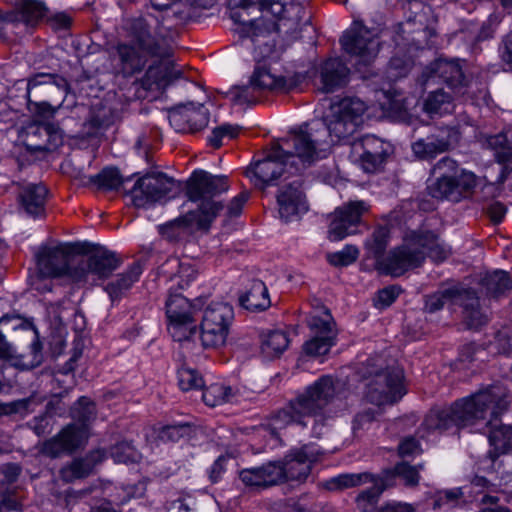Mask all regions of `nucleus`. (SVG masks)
Wrapping results in <instances>:
<instances>
[{"instance_id": "obj_13", "label": "nucleus", "mask_w": 512, "mask_h": 512, "mask_svg": "<svg viewBox=\"0 0 512 512\" xmlns=\"http://www.w3.org/2000/svg\"><path fill=\"white\" fill-rule=\"evenodd\" d=\"M344 51L355 58L356 69L361 72L375 60L379 52L377 33L355 21L340 39Z\"/></svg>"}, {"instance_id": "obj_1", "label": "nucleus", "mask_w": 512, "mask_h": 512, "mask_svg": "<svg viewBox=\"0 0 512 512\" xmlns=\"http://www.w3.org/2000/svg\"><path fill=\"white\" fill-rule=\"evenodd\" d=\"M509 405L508 389L500 383H494L470 396L456 400L448 407L430 410L423 421V426L429 431L440 432L453 426L474 431L479 430L478 427H490V450L485 458L494 465L501 455H507L512 451V426L496 424Z\"/></svg>"}, {"instance_id": "obj_55", "label": "nucleus", "mask_w": 512, "mask_h": 512, "mask_svg": "<svg viewBox=\"0 0 512 512\" xmlns=\"http://www.w3.org/2000/svg\"><path fill=\"white\" fill-rule=\"evenodd\" d=\"M178 384L181 390L189 391L204 387V380L197 370L181 367L177 372Z\"/></svg>"}, {"instance_id": "obj_34", "label": "nucleus", "mask_w": 512, "mask_h": 512, "mask_svg": "<svg viewBox=\"0 0 512 512\" xmlns=\"http://www.w3.org/2000/svg\"><path fill=\"white\" fill-rule=\"evenodd\" d=\"M350 70L339 58H329L320 67L321 90L334 92L348 82Z\"/></svg>"}, {"instance_id": "obj_30", "label": "nucleus", "mask_w": 512, "mask_h": 512, "mask_svg": "<svg viewBox=\"0 0 512 512\" xmlns=\"http://www.w3.org/2000/svg\"><path fill=\"white\" fill-rule=\"evenodd\" d=\"M281 470L275 461L239 471V479L250 488L266 489L280 484Z\"/></svg>"}, {"instance_id": "obj_3", "label": "nucleus", "mask_w": 512, "mask_h": 512, "mask_svg": "<svg viewBox=\"0 0 512 512\" xmlns=\"http://www.w3.org/2000/svg\"><path fill=\"white\" fill-rule=\"evenodd\" d=\"M126 30L131 42L116 46L117 65L124 76L140 73L153 56L169 54V38L157 18H133L127 22Z\"/></svg>"}, {"instance_id": "obj_7", "label": "nucleus", "mask_w": 512, "mask_h": 512, "mask_svg": "<svg viewBox=\"0 0 512 512\" xmlns=\"http://www.w3.org/2000/svg\"><path fill=\"white\" fill-rule=\"evenodd\" d=\"M451 255V248L433 231L419 230L409 233L397 249L390 262V271L404 274L409 269L422 265L426 257L434 262H443Z\"/></svg>"}, {"instance_id": "obj_11", "label": "nucleus", "mask_w": 512, "mask_h": 512, "mask_svg": "<svg viewBox=\"0 0 512 512\" xmlns=\"http://www.w3.org/2000/svg\"><path fill=\"white\" fill-rule=\"evenodd\" d=\"M181 191V184L163 172L146 173L127 192L133 205L146 208L162 200L174 198Z\"/></svg>"}, {"instance_id": "obj_14", "label": "nucleus", "mask_w": 512, "mask_h": 512, "mask_svg": "<svg viewBox=\"0 0 512 512\" xmlns=\"http://www.w3.org/2000/svg\"><path fill=\"white\" fill-rule=\"evenodd\" d=\"M290 85L284 76H278L266 66L257 65L246 85L231 89L232 100L237 104L254 105L260 101L261 95L270 91H288Z\"/></svg>"}, {"instance_id": "obj_49", "label": "nucleus", "mask_w": 512, "mask_h": 512, "mask_svg": "<svg viewBox=\"0 0 512 512\" xmlns=\"http://www.w3.org/2000/svg\"><path fill=\"white\" fill-rule=\"evenodd\" d=\"M70 413L78 427H85L88 430V424L95 418V405L89 398L82 396L73 405Z\"/></svg>"}, {"instance_id": "obj_39", "label": "nucleus", "mask_w": 512, "mask_h": 512, "mask_svg": "<svg viewBox=\"0 0 512 512\" xmlns=\"http://www.w3.org/2000/svg\"><path fill=\"white\" fill-rule=\"evenodd\" d=\"M379 477L387 488L396 485L397 480L411 487L416 486L419 482L418 470L406 462L398 463L394 468L384 470Z\"/></svg>"}, {"instance_id": "obj_25", "label": "nucleus", "mask_w": 512, "mask_h": 512, "mask_svg": "<svg viewBox=\"0 0 512 512\" xmlns=\"http://www.w3.org/2000/svg\"><path fill=\"white\" fill-rule=\"evenodd\" d=\"M475 186V175L473 173H462L456 178L434 179L427 189L433 198L459 202L467 198Z\"/></svg>"}, {"instance_id": "obj_63", "label": "nucleus", "mask_w": 512, "mask_h": 512, "mask_svg": "<svg viewBox=\"0 0 512 512\" xmlns=\"http://www.w3.org/2000/svg\"><path fill=\"white\" fill-rule=\"evenodd\" d=\"M464 493L461 488H454L445 490L439 493L438 498L435 500V507H454L457 502L463 497Z\"/></svg>"}, {"instance_id": "obj_15", "label": "nucleus", "mask_w": 512, "mask_h": 512, "mask_svg": "<svg viewBox=\"0 0 512 512\" xmlns=\"http://www.w3.org/2000/svg\"><path fill=\"white\" fill-rule=\"evenodd\" d=\"M234 318L233 307L224 302L209 304L202 316L199 339L204 348H218L226 342Z\"/></svg>"}, {"instance_id": "obj_23", "label": "nucleus", "mask_w": 512, "mask_h": 512, "mask_svg": "<svg viewBox=\"0 0 512 512\" xmlns=\"http://www.w3.org/2000/svg\"><path fill=\"white\" fill-rule=\"evenodd\" d=\"M277 204L279 216L285 222L297 220L308 211L301 177H297L279 188Z\"/></svg>"}, {"instance_id": "obj_29", "label": "nucleus", "mask_w": 512, "mask_h": 512, "mask_svg": "<svg viewBox=\"0 0 512 512\" xmlns=\"http://www.w3.org/2000/svg\"><path fill=\"white\" fill-rule=\"evenodd\" d=\"M48 12L45 3L40 0H15V10L5 16L6 25L25 28L35 27Z\"/></svg>"}, {"instance_id": "obj_32", "label": "nucleus", "mask_w": 512, "mask_h": 512, "mask_svg": "<svg viewBox=\"0 0 512 512\" xmlns=\"http://www.w3.org/2000/svg\"><path fill=\"white\" fill-rule=\"evenodd\" d=\"M142 272L141 264L134 262L124 272L117 274L103 286L113 304L126 296L132 286L139 280Z\"/></svg>"}, {"instance_id": "obj_26", "label": "nucleus", "mask_w": 512, "mask_h": 512, "mask_svg": "<svg viewBox=\"0 0 512 512\" xmlns=\"http://www.w3.org/2000/svg\"><path fill=\"white\" fill-rule=\"evenodd\" d=\"M68 89L69 85L64 77L53 73H38L28 79L27 99H61L67 95Z\"/></svg>"}, {"instance_id": "obj_57", "label": "nucleus", "mask_w": 512, "mask_h": 512, "mask_svg": "<svg viewBox=\"0 0 512 512\" xmlns=\"http://www.w3.org/2000/svg\"><path fill=\"white\" fill-rule=\"evenodd\" d=\"M359 250L354 245H346L342 250L327 254V261L335 267L352 264L358 258Z\"/></svg>"}, {"instance_id": "obj_64", "label": "nucleus", "mask_w": 512, "mask_h": 512, "mask_svg": "<svg viewBox=\"0 0 512 512\" xmlns=\"http://www.w3.org/2000/svg\"><path fill=\"white\" fill-rule=\"evenodd\" d=\"M496 463L493 465L491 463V468L495 470L496 474L499 475V486L506 485L511 481L512 476V458L506 457L502 459L499 463H497V468H495Z\"/></svg>"}, {"instance_id": "obj_62", "label": "nucleus", "mask_w": 512, "mask_h": 512, "mask_svg": "<svg viewBox=\"0 0 512 512\" xmlns=\"http://www.w3.org/2000/svg\"><path fill=\"white\" fill-rule=\"evenodd\" d=\"M400 291V288L397 286H389L379 290L374 299L375 307L379 309L389 307L399 296Z\"/></svg>"}, {"instance_id": "obj_61", "label": "nucleus", "mask_w": 512, "mask_h": 512, "mask_svg": "<svg viewBox=\"0 0 512 512\" xmlns=\"http://www.w3.org/2000/svg\"><path fill=\"white\" fill-rule=\"evenodd\" d=\"M34 131V133H38L46 139L45 141L51 146V150L62 144L63 132L54 124L48 123L46 127H36Z\"/></svg>"}, {"instance_id": "obj_43", "label": "nucleus", "mask_w": 512, "mask_h": 512, "mask_svg": "<svg viewBox=\"0 0 512 512\" xmlns=\"http://www.w3.org/2000/svg\"><path fill=\"white\" fill-rule=\"evenodd\" d=\"M485 145L494 152V157L498 163L512 164V145L505 133L488 136Z\"/></svg>"}, {"instance_id": "obj_24", "label": "nucleus", "mask_w": 512, "mask_h": 512, "mask_svg": "<svg viewBox=\"0 0 512 512\" xmlns=\"http://www.w3.org/2000/svg\"><path fill=\"white\" fill-rule=\"evenodd\" d=\"M210 112L203 104L192 102L178 105L168 112L170 125L177 132L195 133L207 127Z\"/></svg>"}, {"instance_id": "obj_51", "label": "nucleus", "mask_w": 512, "mask_h": 512, "mask_svg": "<svg viewBox=\"0 0 512 512\" xmlns=\"http://www.w3.org/2000/svg\"><path fill=\"white\" fill-rule=\"evenodd\" d=\"M462 173L469 172L461 169L454 159L447 156L437 161L432 168L434 179L456 178Z\"/></svg>"}, {"instance_id": "obj_21", "label": "nucleus", "mask_w": 512, "mask_h": 512, "mask_svg": "<svg viewBox=\"0 0 512 512\" xmlns=\"http://www.w3.org/2000/svg\"><path fill=\"white\" fill-rule=\"evenodd\" d=\"M369 204L363 200L349 201L338 207L329 225L328 237L331 241H340L355 233L363 214L369 211Z\"/></svg>"}, {"instance_id": "obj_48", "label": "nucleus", "mask_w": 512, "mask_h": 512, "mask_svg": "<svg viewBox=\"0 0 512 512\" xmlns=\"http://www.w3.org/2000/svg\"><path fill=\"white\" fill-rule=\"evenodd\" d=\"M195 434V427L190 423L166 425L159 429L157 438L163 443L177 442L182 438H190Z\"/></svg>"}, {"instance_id": "obj_52", "label": "nucleus", "mask_w": 512, "mask_h": 512, "mask_svg": "<svg viewBox=\"0 0 512 512\" xmlns=\"http://www.w3.org/2000/svg\"><path fill=\"white\" fill-rule=\"evenodd\" d=\"M203 401L208 406H216L222 403L232 402L234 393L231 387L212 385L203 392Z\"/></svg>"}, {"instance_id": "obj_12", "label": "nucleus", "mask_w": 512, "mask_h": 512, "mask_svg": "<svg viewBox=\"0 0 512 512\" xmlns=\"http://www.w3.org/2000/svg\"><path fill=\"white\" fill-rule=\"evenodd\" d=\"M89 252L88 257H78V264L72 272V282L96 285L99 280L110 277L122 264L117 253L106 248L100 247Z\"/></svg>"}, {"instance_id": "obj_31", "label": "nucleus", "mask_w": 512, "mask_h": 512, "mask_svg": "<svg viewBox=\"0 0 512 512\" xmlns=\"http://www.w3.org/2000/svg\"><path fill=\"white\" fill-rule=\"evenodd\" d=\"M389 243V229L386 227H378L373 232L370 239L366 241V248L368 253L375 258L376 267L381 272L391 275L394 277L401 276L402 274H396L390 271V262L393 253L400 248V246L392 249L387 256H384V252Z\"/></svg>"}, {"instance_id": "obj_19", "label": "nucleus", "mask_w": 512, "mask_h": 512, "mask_svg": "<svg viewBox=\"0 0 512 512\" xmlns=\"http://www.w3.org/2000/svg\"><path fill=\"white\" fill-rule=\"evenodd\" d=\"M230 5L240 7L242 10H248L254 6L264 14L272 16H283L281 22L284 26H288V22L293 25L303 26L309 25V17L306 16L305 8L299 4L291 1L284 3L282 0H228Z\"/></svg>"}, {"instance_id": "obj_20", "label": "nucleus", "mask_w": 512, "mask_h": 512, "mask_svg": "<svg viewBox=\"0 0 512 512\" xmlns=\"http://www.w3.org/2000/svg\"><path fill=\"white\" fill-rule=\"evenodd\" d=\"M318 455L319 451L313 446L304 445L300 449L292 450L282 460L275 461L281 470L280 484L289 481L305 482Z\"/></svg>"}, {"instance_id": "obj_8", "label": "nucleus", "mask_w": 512, "mask_h": 512, "mask_svg": "<svg viewBox=\"0 0 512 512\" xmlns=\"http://www.w3.org/2000/svg\"><path fill=\"white\" fill-rule=\"evenodd\" d=\"M335 393L333 378L329 375L320 377L303 394L291 400L286 407L275 414L273 418L275 428H284L290 424L306 427V419L321 414L332 401Z\"/></svg>"}, {"instance_id": "obj_6", "label": "nucleus", "mask_w": 512, "mask_h": 512, "mask_svg": "<svg viewBox=\"0 0 512 512\" xmlns=\"http://www.w3.org/2000/svg\"><path fill=\"white\" fill-rule=\"evenodd\" d=\"M247 10L231 13V18L239 23L237 29L243 44L252 49L255 61L260 62L272 57L276 53V36L281 29L287 34L294 35L301 29V25H293L288 22L284 26L281 22L283 16H274L277 21L268 19L269 14L262 13V16L255 19H246Z\"/></svg>"}, {"instance_id": "obj_41", "label": "nucleus", "mask_w": 512, "mask_h": 512, "mask_svg": "<svg viewBox=\"0 0 512 512\" xmlns=\"http://www.w3.org/2000/svg\"><path fill=\"white\" fill-rule=\"evenodd\" d=\"M289 338L280 330L270 331L262 336L261 352L267 359L279 357L288 347Z\"/></svg>"}, {"instance_id": "obj_27", "label": "nucleus", "mask_w": 512, "mask_h": 512, "mask_svg": "<svg viewBox=\"0 0 512 512\" xmlns=\"http://www.w3.org/2000/svg\"><path fill=\"white\" fill-rule=\"evenodd\" d=\"M455 141V131L449 127H437L426 137L412 143L414 155L421 160L435 158L448 151Z\"/></svg>"}, {"instance_id": "obj_17", "label": "nucleus", "mask_w": 512, "mask_h": 512, "mask_svg": "<svg viewBox=\"0 0 512 512\" xmlns=\"http://www.w3.org/2000/svg\"><path fill=\"white\" fill-rule=\"evenodd\" d=\"M169 54L153 56V62L148 66L141 85L146 90H165L177 80L184 78L183 70L172 59L173 47L169 38Z\"/></svg>"}, {"instance_id": "obj_18", "label": "nucleus", "mask_w": 512, "mask_h": 512, "mask_svg": "<svg viewBox=\"0 0 512 512\" xmlns=\"http://www.w3.org/2000/svg\"><path fill=\"white\" fill-rule=\"evenodd\" d=\"M37 269L42 277L56 278L66 276L72 281V272L78 264V256L72 255L66 248L42 247L35 254Z\"/></svg>"}, {"instance_id": "obj_36", "label": "nucleus", "mask_w": 512, "mask_h": 512, "mask_svg": "<svg viewBox=\"0 0 512 512\" xmlns=\"http://www.w3.org/2000/svg\"><path fill=\"white\" fill-rule=\"evenodd\" d=\"M458 301L463 307V318L468 328L478 329L487 323V316L480 309L479 298L475 291L460 292Z\"/></svg>"}, {"instance_id": "obj_46", "label": "nucleus", "mask_w": 512, "mask_h": 512, "mask_svg": "<svg viewBox=\"0 0 512 512\" xmlns=\"http://www.w3.org/2000/svg\"><path fill=\"white\" fill-rule=\"evenodd\" d=\"M168 332L178 342L190 341L195 336L199 337L195 317L179 321H168Z\"/></svg>"}, {"instance_id": "obj_10", "label": "nucleus", "mask_w": 512, "mask_h": 512, "mask_svg": "<svg viewBox=\"0 0 512 512\" xmlns=\"http://www.w3.org/2000/svg\"><path fill=\"white\" fill-rule=\"evenodd\" d=\"M365 397L377 406L394 404L405 394L403 369L397 365L383 366L374 360L367 361Z\"/></svg>"}, {"instance_id": "obj_56", "label": "nucleus", "mask_w": 512, "mask_h": 512, "mask_svg": "<svg viewBox=\"0 0 512 512\" xmlns=\"http://www.w3.org/2000/svg\"><path fill=\"white\" fill-rule=\"evenodd\" d=\"M458 294L459 293L456 290L446 289L428 295L425 297L424 310L428 313H435L441 310L448 301H451L456 297L458 298Z\"/></svg>"}, {"instance_id": "obj_9", "label": "nucleus", "mask_w": 512, "mask_h": 512, "mask_svg": "<svg viewBox=\"0 0 512 512\" xmlns=\"http://www.w3.org/2000/svg\"><path fill=\"white\" fill-rule=\"evenodd\" d=\"M420 85L427 89L433 84L445 83L456 93L467 94L475 100L487 101L489 97L485 83L470 79L459 60L438 59L427 66L418 79Z\"/></svg>"}, {"instance_id": "obj_5", "label": "nucleus", "mask_w": 512, "mask_h": 512, "mask_svg": "<svg viewBox=\"0 0 512 512\" xmlns=\"http://www.w3.org/2000/svg\"><path fill=\"white\" fill-rule=\"evenodd\" d=\"M298 133L294 132L273 144L262 160L251 164L246 170V175L255 186L264 189L268 185L275 184L280 177L285 179L294 175L311 164L314 160L311 157V150L304 145H295L294 139Z\"/></svg>"}, {"instance_id": "obj_54", "label": "nucleus", "mask_w": 512, "mask_h": 512, "mask_svg": "<svg viewBox=\"0 0 512 512\" xmlns=\"http://www.w3.org/2000/svg\"><path fill=\"white\" fill-rule=\"evenodd\" d=\"M93 470L85 459H74L68 466L61 469V477L65 482H73L76 479L87 477Z\"/></svg>"}, {"instance_id": "obj_42", "label": "nucleus", "mask_w": 512, "mask_h": 512, "mask_svg": "<svg viewBox=\"0 0 512 512\" xmlns=\"http://www.w3.org/2000/svg\"><path fill=\"white\" fill-rule=\"evenodd\" d=\"M116 112L108 105L102 103L93 105L90 115L85 123L92 131L89 134H95L100 129H106L116 120Z\"/></svg>"}, {"instance_id": "obj_38", "label": "nucleus", "mask_w": 512, "mask_h": 512, "mask_svg": "<svg viewBox=\"0 0 512 512\" xmlns=\"http://www.w3.org/2000/svg\"><path fill=\"white\" fill-rule=\"evenodd\" d=\"M200 299L191 303L186 297L178 293H171L166 301V316L168 321H179L182 319H192L196 316L201 306H198Z\"/></svg>"}, {"instance_id": "obj_44", "label": "nucleus", "mask_w": 512, "mask_h": 512, "mask_svg": "<svg viewBox=\"0 0 512 512\" xmlns=\"http://www.w3.org/2000/svg\"><path fill=\"white\" fill-rule=\"evenodd\" d=\"M482 283L487 294L495 298L512 289V280L509 274L503 270H496L493 273L487 274L483 278Z\"/></svg>"}, {"instance_id": "obj_37", "label": "nucleus", "mask_w": 512, "mask_h": 512, "mask_svg": "<svg viewBox=\"0 0 512 512\" xmlns=\"http://www.w3.org/2000/svg\"><path fill=\"white\" fill-rule=\"evenodd\" d=\"M239 302L242 307L252 312H261L271 305L268 289L261 280H252L249 289L240 295Z\"/></svg>"}, {"instance_id": "obj_40", "label": "nucleus", "mask_w": 512, "mask_h": 512, "mask_svg": "<svg viewBox=\"0 0 512 512\" xmlns=\"http://www.w3.org/2000/svg\"><path fill=\"white\" fill-rule=\"evenodd\" d=\"M174 269H177V272L171 275L170 280L175 281L180 289L188 287L197 276V270L193 264L181 262L176 257L167 259L160 268L162 273H169Z\"/></svg>"}, {"instance_id": "obj_16", "label": "nucleus", "mask_w": 512, "mask_h": 512, "mask_svg": "<svg viewBox=\"0 0 512 512\" xmlns=\"http://www.w3.org/2000/svg\"><path fill=\"white\" fill-rule=\"evenodd\" d=\"M365 483H373V486L363 490L356 497V504L362 512H373L377 505L381 494L387 489L379 476H375L369 472L342 474L331 480L334 488L345 489L356 487Z\"/></svg>"}, {"instance_id": "obj_58", "label": "nucleus", "mask_w": 512, "mask_h": 512, "mask_svg": "<svg viewBox=\"0 0 512 512\" xmlns=\"http://www.w3.org/2000/svg\"><path fill=\"white\" fill-rule=\"evenodd\" d=\"M167 512H196L197 502L189 494L180 495L175 499L166 502Z\"/></svg>"}, {"instance_id": "obj_22", "label": "nucleus", "mask_w": 512, "mask_h": 512, "mask_svg": "<svg viewBox=\"0 0 512 512\" xmlns=\"http://www.w3.org/2000/svg\"><path fill=\"white\" fill-rule=\"evenodd\" d=\"M87 439L88 433L85 427L68 424L43 443L41 453L52 459L70 455L81 448Z\"/></svg>"}, {"instance_id": "obj_33", "label": "nucleus", "mask_w": 512, "mask_h": 512, "mask_svg": "<svg viewBox=\"0 0 512 512\" xmlns=\"http://www.w3.org/2000/svg\"><path fill=\"white\" fill-rule=\"evenodd\" d=\"M334 323L330 320L314 319L313 326L316 335L304 344V351L310 356H321L329 352L335 344L336 332L333 329Z\"/></svg>"}, {"instance_id": "obj_35", "label": "nucleus", "mask_w": 512, "mask_h": 512, "mask_svg": "<svg viewBox=\"0 0 512 512\" xmlns=\"http://www.w3.org/2000/svg\"><path fill=\"white\" fill-rule=\"evenodd\" d=\"M47 194L48 190L44 185L28 184L18 195L20 206L30 217H43Z\"/></svg>"}, {"instance_id": "obj_50", "label": "nucleus", "mask_w": 512, "mask_h": 512, "mask_svg": "<svg viewBox=\"0 0 512 512\" xmlns=\"http://www.w3.org/2000/svg\"><path fill=\"white\" fill-rule=\"evenodd\" d=\"M353 149L358 151V148L362 149V152H366L368 156H386L389 153V143L374 135H366L361 139L352 143Z\"/></svg>"}, {"instance_id": "obj_47", "label": "nucleus", "mask_w": 512, "mask_h": 512, "mask_svg": "<svg viewBox=\"0 0 512 512\" xmlns=\"http://www.w3.org/2000/svg\"><path fill=\"white\" fill-rule=\"evenodd\" d=\"M129 180L130 177L123 178L115 167H106L98 174L90 177L91 183L104 190H117L125 181Z\"/></svg>"}, {"instance_id": "obj_2", "label": "nucleus", "mask_w": 512, "mask_h": 512, "mask_svg": "<svg viewBox=\"0 0 512 512\" xmlns=\"http://www.w3.org/2000/svg\"><path fill=\"white\" fill-rule=\"evenodd\" d=\"M366 104L355 97H346L332 103L329 114L323 119L305 123L299 129L295 145L311 150L313 160L335 142L348 140L363 124Z\"/></svg>"}, {"instance_id": "obj_53", "label": "nucleus", "mask_w": 512, "mask_h": 512, "mask_svg": "<svg viewBox=\"0 0 512 512\" xmlns=\"http://www.w3.org/2000/svg\"><path fill=\"white\" fill-rule=\"evenodd\" d=\"M110 456L116 463H136L140 460L139 452L127 441H122L110 448Z\"/></svg>"}, {"instance_id": "obj_45", "label": "nucleus", "mask_w": 512, "mask_h": 512, "mask_svg": "<svg viewBox=\"0 0 512 512\" xmlns=\"http://www.w3.org/2000/svg\"><path fill=\"white\" fill-rule=\"evenodd\" d=\"M424 108L429 114L449 113L453 109L452 96L442 88H438L429 93Z\"/></svg>"}, {"instance_id": "obj_4", "label": "nucleus", "mask_w": 512, "mask_h": 512, "mask_svg": "<svg viewBox=\"0 0 512 512\" xmlns=\"http://www.w3.org/2000/svg\"><path fill=\"white\" fill-rule=\"evenodd\" d=\"M229 189L228 178L224 175H212L205 170H195L186 181L185 194L189 201L197 203V209L188 211L161 227V233L173 228L196 227L208 230L212 222L224 209L221 201L215 197Z\"/></svg>"}, {"instance_id": "obj_59", "label": "nucleus", "mask_w": 512, "mask_h": 512, "mask_svg": "<svg viewBox=\"0 0 512 512\" xmlns=\"http://www.w3.org/2000/svg\"><path fill=\"white\" fill-rule=\"evenodd\" d=\"M32 401L29 398L15 400L9 403L0 402V416L20 415L26 416L30 412Z\"/></svg>"}, {"instance_id": "obj_28", "label": "nucleus", "mask_w": 512, "mask_h": 512, "mask_svg": "<svg viewBox=\"0 0 512 512\" xmlns=\"http://www.w3.org/2000/svg\"><path fill=\"white\" fill-rule=\"evenodd\" d=\"M29 348V353L17 355L12 345L6 341L4 335L0 332V358L11 361L13 366L22 370H30L41 365L43 362V346L36 329H33V340Z\"/></svg>"}, {"instance_id": "obj_60", "label": "nucleus", "mask_w": 512, "mask_h": 512, "mask_svg": "<svg viewBox=\"0 0 512 512\" xmlns=\"http://www.w3.org/2000/svg\"><path fill=\"white\" fill-rule=\"evenodd\" d=\"M36 127H46V124L31 125L27 128L24 140L27 148L33 151H50L51 146L47 144L46 139L38 133H34Z\"/></svg>"}]
</instances>
